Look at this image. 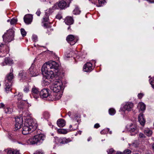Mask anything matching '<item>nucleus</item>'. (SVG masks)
Returning <instances> with one entry per match:
<instances>
[{
    "mask_svg": "<svg viewBox=\"0 0 154 154\" xmlns=\"http://www.w3.org/2000/svg\"><path fill=\"white\" fill-rule=\"evenodd\" d=\"M37 126L36 123L33 120L30 119L26 121L23 128L22 132L24 135L27 134L33 131Z\"/></svg>",
    "mask_w": 154,
    "mask_h": 154,
    "instance_id": "1",
    "label": "nucleus"
},
{
    "mask_svg": "<svg viewBox=\"0 0 154 154\" xmlns=\"http://www.w3.org/2000/svg\"><path fill=\"white\" fill-rule=\"evenodd\" d=\"M45 138V136L43 134H38L32 137L29 138L28 142L31 144L39 145L42 143Z\"/></svg>",
    "mask_w": 154,
    "mask_h": 154,
    "instance_id": "2",
    "label": "nucleus"
},
{
    "mask_svg": "<svg viewBox=\"0 0 154 154\" xmlns=\"http://www.w3.org/2000/svg\"><path fill=\"white\" fill-rule=\"evenodd\" d=\"M59 67V65L55 61H49L46 62L43 65L42 70L43 72H47V70L49 69H54L57 70Z\"/></svg>",
    "mask_w": 154,
    "mask_h": 154,
    "instance_id": "3",
    "label": "nucleus"
},
{
    "mask_svg": "<svg viewBox=\"0 0 154 154\" xmlns=\"http://www.w3.org/2000/svg\"><path fill=\"white\" fill-rule=\"evenodd\" d=\"M54 80V82L51 87V89L54 92H59L61 89L63 83L61 80L59 79Z\"/></svg>",
    "mask_w": 154,
    "mask_h": 154,
    "instance_id": "4",
    "label": "nucleus"
},
{
    "mask_svg": "<svg viewBox=\"0 0 154 154\" xmlns=\"http://www.w3.org/2000/svg\"><path fill=\"white\" fill-rule=\"evenodd\" d=\"M14 31L12 29H9L7 32L3 35L4 41L5 42H9L13 40L14 36Z\"/></svg>",
    "mask_w": 154,
    "mask_h": 154,
    "instance_id": "5",
    "label": "nucleus"
},
{
    "mask_svg": "<svg viewBox=\"0 0 154 154\" xmlns=\"http://www.w3.org/2000/svg\"><path fill=\"white\" fill-rule=\"evenodd\" d=\"M67 41L70 45H74L78 41V38L76 36H74L72 35H69L67 36L66 38Z\"/></svg>",
    "mask_w": 154,
    "mask_h": 154,
    "instance_id": "6",
    "label": "nucleus"
},
{
    "mask_svg": "<svg viewBox=\"0 0 154 154\" xmlns=\"http://www.w3.org/2000/svg\"><path fill=\"white\" fill-rule=\"evenodd\" d=\"M41 70L43 74H45V76L46 78L50 81L55 77L53 71L50 70V69L47 70V72H43L42 69Z\"/></svg>",
    "mask_w": 154,
    "mask_h": 154,
    "instance_id": "7",
    "label": "nucleus"
},
{
    "mask_svg": "<svg viewBox=\"0 0 154 154\" xmlns=\"http://www.w3.org/2000/svg\"><path fill=\"white\" fill-rule=\"evenodd\" d=\"M128 130L130 132L131 135H134L137 132V127L135 125L131 124L127 126Z\"/></svg>",
    "mask_w": 154,
    "mask_h": 154,
    "instance_id": "8",
    "label": "nucleus"
},
{
    "mask_svg": "<svg viewBox=\"0 0 154 154\" xmlns=\"http://www.w3.org/2000/svg\"><path fill=\"white\" fill-rule=\"evenodd\" d=\"M40 92L38 89L35 87L33 86L31 90V97H32L35 99H37L39 97Z\"/></svg>",
    "mask_w": 154,
    "mask_h": 154,
    "instance_id": "9",
    "label": "nucleus"
},
{
    "mask_svg": "<svg viewBox=\"0 0 154 154\" xmlns=\"http://www.w3.org/2000/svg\"><path fill=\"white\" fill-rule=\"evenodd\" d=\"M39 96L42 98H46L50 96L48 89H43L40 92Z\"/></svg>",
    "mask_w": 154,
    "mask_h": 154,
    "instance_id": "10",
    "label": "nucleus"
},
{
    "mask_svg": "<svg viewBox=\"0 0 154 154\" xmlns=\"http://www.w3.org/2000/svg\"><path fill=\"white\" fill-rule=\"evenodd\" d=\"M29 74L32 76H37L39 73L38 70L36 68L34 67L33 65H32L29 69Z\"/></svg>",
    "mask_w": 154,
    "mask_h": 154,
    "instance_id": "11",
    "label": "nucleus"
},
{
    "mask_svg": "<svg viewBox=\"0 0 154 154\" xmlns=\"http://www.w3.org/2000/svg\"><path fill=\"white\" fill-rule=\"evenodd\" d=\"M93 69L92 64L89 62H87L83 66L84 71L89 72H91Z\"/></svg>",
    "mask_w": 154,
    "mask_h": 154,
    "instance_id": "12",
    "label": "nucleus"
},
{
    "mask_svg": "<svg viewBox=\"0 0 154 154\" xmlns=\"http://www.w3.org/2000/svg\"><path fill=\"white\" fill-rule=\"evenodd\" d=\"M33 18L31 14L26 15L24 17V20L27 24H29L32 22Z\"/></svg>",
    "mask_w": 154,
    "mask_h": 154,
    "instance_id": "13",
    "label": "nucleus"
},
{
    "mask_svg": "<svg viewBox=\"0 0 154 154\" xmlns=\"http://www.w3.org/2000/svg\"><path fill=\"white\" fill-rule=\"evenodd\" d=\"M5 91L7 93H9L10 92H11L12 89L11 88L12 85V82H5Z\"/></svg>",
    "mask_w": 154,
    "mask_h": 154,
    "instance_id": "14",
    "label": "nucleus"
},
{
    "mask_svg": "<svg viewBox=\"0 0 154 154\" xmlns=\"http://www.w3.org/2000/svg\"><path fill=\"white\" fill-rule=\"evenodd\" d=\"M138 121L140 125L144 126L146 122L145 119L144 118L143 114L140 113L138 116Z\"/></svg>",
    "mask_w": 154,
    "mask_h": 154,
    "instance_id": "15",
    "label": "nucleus"
},
{
    "mask_svg": "<svg viewBox=\"0 0 154 154\" xmlns=\"http://www.w3.org/2000/svg\"><path fill=\"white\" fill-rule=\"evenodd\" d=\"M64 22L66 24L70 25L73 23L74 20L72 17L68 16L66 17Z\"/></svg>",
    "mask_w": 154,
    "mask_h": 154,
    "instance_id": "16",
    "label": "nucleus"
},
{
    "mask_svg": "<svg viewBox=\"0 0 154 154\" xmlns=\"http://www.w3.org/2000/svg\"><path fill=\"white\" fill-rule=\"evenodd\" d=\"M14 78V76L13 74L11 73H10L6 76L5 82L8 83H9L10 82H12V81Z\"/></svg>",
    "mask_w": 154,
    "mask_h": 154,
    "instance_id": "17",
    "label": "nucleus"
},
{
    "mask_svg": "<svg viewBox=\"0 0 154 154\" xmlns=\"http://www.w3.org/2000/svg\"><path fill=\"white\" fill-rule=\"evenodd\" d=\"M133 104L131 102L127 103L124 106V109L128 111H130L133 107Z\"/></svg>",
    "mask_w": 154,
    "mask_h": 154,
    "instance_id": "18",
    "label": "nucleus"
},
{
    "mask_svg": "<svg viewBox=\"0 0 154 154\" xmlns=\"http://www.w3.org/2000/svg\"><path fill=\"white\" fill-rule=\"evenodd\" d=\"M57 5L61 9H64L69 6V5H67L66 2L63 0L60 1Z\"/></svg>",
    "mask_w": 154,
    "mask_h": 154,
    "instance_id": "19",
    "label": "nucleus"
},
{
    "mask_svg": "<svg viewBox=\"0 0 154 154\" xmlns=\"http://www.w3.org/2000/svg\"><path fill=\"white\" fill-rule=\"evenodd\" d=\"M98 4H97V2L94 0H91V2L92 4L96 5L98 7H100L102 5V4H104L105 2V0H98Z\"/></svg>",
    "mask_w": 154,
    "mask_h": 154,
    "instance_id": "20",
    "label": "nucleus"
},
{
    "mask_svg": "<svg viewBox=\"0 0 154 154\" xmlns=\"http://www.w3.org/2000/svg\"><path fill=\"white\" fill-rule=\"evenodd\" d=\"M65 121L62 119H58L57 122V125L60 127H63L65 125Z\"/></svg>",
    "mask_w": 154,
    "mask_h": 154,
    "instance_id": "21",
    "label": "nucleus"
},
{
    "mask_svg": "<svg viewBox=\"0 0 154 154\" xmlns=\"http://www.w3.org/2000/svg\"><path fill=\"white\" fill-rule=\"evenodd\" d=\"M145 134L147 136H150L152 134V131L149 128H146L144 130Z\"/></svg>",
    "mask_w": 154,
    "mask_h": 154,
    "instance_id": "22",
    "label": "nucleus"
},
{
    "mask_svg": "<svg viewBox=\"0 0 154 154\" xmlns=\"http://www.w3.org/2000/svg\"><path fill=\"white\" fill-rule=\"evenodd\" d=\"M4 62L6 65H10L13 63V61L11 60L9 57H7L5 59Z\"/></svg>",
    "mask_w": 154,
    "mask_h": 154,
    "instance_id": "23",
    "label": "nucleus"
},
{
    "mask_svg": "<svg viewBox=\"0 0 154 154\" xmlns=\"http://www.w3.org/2000/svg\"><path fill=\"white\" fill-rule=\"evenodd\" d=\"M138 106L140 110L144 111L145 110L146 105L143 103L142 102L139 103L138 104Z\"/></svg>",
    "mask_w": 154,
    "mask_h": 154,
    "instance_id": "24",
    "label": "nucleus"
},
{
    "mask_svg": "<svg viewBox=\"0 0 154 154\" xmlns=\"http://www.w3.org/2000/svg\"><path fill=\"white\" fill-rule=\"evenodd\" d=\"M57 131L58 133L60 134H66L69 132V130L64 129H59L57 130Z\"/></svg>",
    "mask_w": 154,
    "mask_h": 154,
    "instance_id": "25",
    "label": "nucleus"
},
{
    "mask_svg": "<svg viewBox=\"0 0 154 154\" xmlns=\"http://www.w3.org/2000/svg\"><path fill=\"white\" fill-rule=\"evenodd\" d=\"M81 11L77 6H75V8L73 11V14H79L80 13Z\"/></svg>",
    "mask_w": 154,
    "mask_h": 154,
    "instance_id": "26",
    "label": "nucleus"
},
{
    "mask_svg": "<svg viewBox=\"0 0 154 154\" xmlns=\"http://www.w3.org/2000/svg\"><path fill=\"white\" fill-rule=\"evenodd\" d=\"M15 122L18 123L19 124H22L23 119L22 118L20 117H16L15 118Z\"/></svg>",
    "mask_w": 154,
    "mask_h": 154,
    "instance_id": "27",
    "label": "nucleus"
},
{
    "mask_svg": "<svg viewBox=\"0 0 154 154\" xmlns=\"http://www.w3.org/2000/svg\"><path fill=\"white\" fill-rule=\"evenodd\" d=\"M24 101L21 100L20 102L18 103L17 104L18 107L20 109H23L24 106Z\"/></svg>",
    "mask_w": 154,
    "mask_h": 154,
    "instance_id": "28",
    "label": "nucleus"
},
{
    "mask_svg": "<svg viewBox=\"0 0 154 154\" xmlns=\"http://www.w3.org/2000/svg\"><path fill=\"white\" fill-rule=\"evenodd\" d=\"M63 144L67 143L72 141V140L69 138H66V137H63Z\"/></svg>",
    "mask_w": 154,
    "mask_h": 154,
    "instance_id": "29",
    "label": "nucleus"
},
{
    "mask_svg": "<svg viewBox=\"0 0 154 154\" xmlns=\"http://www.w3.org/2000/svg\"><path fill=\"white\" fill-rule=\"evenodd\" d=\"M4 111L6 113L11 114L12 112V110L9 107H7L5 108Z\"/></svg>",
    "mask_w": 154,
    "mask_h": 154,
    "instance_id": "30",
    "label": "nucleus"
},
{
    "mask_svg": "<svg viewBox=\"0 0 154 154\" xmlns=\"http://www.w3.org/2000/svg\"><path fill=\"white\" fill-rule=\"evenodd\" d=\"M109 112L110 115L113 116L115 114L116 111L114 109L111 108L109 109Z\"/></svg>",
    "mask_w": 154,
    "mask_h": 154,
    "instance_id": "31",
    "label": "nucleus"
},
{
    "mask_svg": "<svg viewBox=\"0 0 154 154\" xmlns=\"http://www.w3.org/2000/svg\"><path fill=\"white\" fill-rule=\"evenodd\" d=\"M14 149H11L10 148L6 149L5 151L8 154H13Z\"/></svg>",
    "mask_w": 154,
    "mask_h": 154,
    "instance_id": "32",
    "label": "nucleus"
},
{
    "mask_svg": "<svg viewBox=\"0 0 154 154\" xmlns=\"http://www.w3.org/2000/svg\"><path fill=\"white\" fill-rule=\"evenodd\" d=\"M43 116L44 118L48 119L50 117V115L48 112H45L43 114Z\"/></svg>",
    "mask_w": 154,
    "mask_h": 154,
    "instance_id": "33",
    "label": "nucleus"
},
{
    "mask_svg": "<svg viewBox=\"0 0 154 154\" xmlns=\"http://www.w3.org/2000/svg\"><path fill=\"white\" fill-rule=\"evenodd\" d=\"M14 97L17 98V100L19 101L22 99L23 95L20 93H18V94L14 95Z\"/></svg>",
    "mask_w": 154,
    "mask_h": 154,
    "instance_id": "34",
    "label": "nucleus"
},
{
    "mask_svg": "<svg viewBox=\"0 0 154 154\" xmlns=\"http://www.w3.org/2000/svg\"><path fill=\"white\" fill-rule=\"evenodd\" d=\"M54 96H55V99L56 100L59 99L61 97L62 95L60 93L56 94Z\"/></svg>",
    "mask_w": 154,
    "mask_h": 154,
    "instance_id": "35",
    "label": "nucleus"
},
{
    "mask_svg": "<svg viewBox=\"0 0 154 154\" xmlns=\"http://www.w3.org/2000/svg\"><path fill=\"white\" fill-rule=\"evenodd\" d=\"M26 73H25V72H23L22 71L21 73L19 74V76L21 77V78L22 79H24L25 77H26Z\"/></svg>",
    "mask_w": 154,
    "mask_h": 154,
    "instance_id": "36",
    "label": "nucleus"
},
{
    "mask_svg": "<svg viewBox=\"0 0 154 154\" xmlns=\"http://www.w3.org/2000/svg\"><path fill=\"white\" fill-rule=\"evenodd\" d=\"M17 22V20L16 18H14L12 19L10 21V24L11 25L15 24Z\"/></svg>",
    "mask_w": 154,
    "mask_h": 154,
    "instance_id": "37",
    "label": "nucleus"
},
{
    "mask_svg": "<svg viewBox=\"0 0 154 154\" xmlns=\"http://www.w3.org/2000/svg\"><path fill=\"white\" fill-rule=\"evenodd\" d=\"M43 26L44 27H45V28H48V31L50 30H53V29H51V27L50 25H49L47 23H44L43 25Z\"/></svg>",
    "mask_w": 154,
    "mask_h": 154,
    "instance_id": "38",
    "label": "nucleus"
},
{
    "mask_svg": "<svg viewBox=\"0 0 154 154\" xmlns=\"http://www.w3.org/2000/svg\"><path fill=\"white\" fill-rule=\"evenodd\" d=\"M22 125V124H19L18 123H16V122H15V128H17V129L20 128Z\"/></svg>",
    "mask_w": 154,
    "mask_h": 154,
    "instance_id": "39",
    "label": "nucleus"
},
{
    "mask_svg": "<svg viewBox=\"0 0 154 154\" xmlns=\"http://www.w3.org/2000/svg\"><path fill=\"white\" fill-rule=\"evenodd\" d=\"M20 31L21 35L23 36L24 37L26 35V32L23 29H21Z\"/></svg>",
    "mask_w": 154,
    "mask_h": 154,
    "instance_id": "40",
    "label": "nucleus"
},
{
    "mask_svg": "<svg viewBox=\"0 0 154 154\" xmlns=\"http://www.w3.org/2000/svg\"><path fill=\"white\" fill-rule=\"evenodd\" d=\"M130 145H131L132 146L136 148L138 146V144L136 141H135L131 144L130 146Z\"/></svg>",
    "mask_w": 154,
    "mask_h": 154,
    "instance_id": "41",
    "label": "nucleus"
},
{
    "mask_svg": "<svg viewBox=\"0 0 154 154\" xmlns=\"http://www.w3.org/2000/svg\"><path fill=\"white\" fill-rule=\"evenodd\" d=\"M62 17V16L60 13H58L56 16V18L59 20L61 19Z\"/></svg>",
    "mask_w": 154,
    "mask_h": 154,
    "instance_id": "42",
    "label": "nucleus"
},
{
    "mask_svg": "<svg viewBox=\"0 0 154 154\" xmlns=\"http://www.w3.org/2000/svg\"><path fill=\"white\" fill-rule=\"evenodd\" d=\"M63 137L62 138H58L57 137V139H56V140H57L59 143L63 144Z\"/></svg>",
    "mask_w": 154,
    "mask_h": 154,
    "instance_id": "43",
    "label": "nucleus"
},
{
    "mask_svg": "<svg viewBox=\"0 0 154 154\" xmlns=\"http://www.w3.org/2000/svg\"><path fill=\"white\" fill-rule=\"evenodd\" d=\"M38 37L37 36L35 35H33L32 36V39L33 40L34 42L37 41Z\"/></svg>",
    "mask_w": 154,
    "mask_h": 154,
    "instance_id": "44",
    "label": "nucleus"
},
{
    "mask_svg": "<svg viewBox=\"0 0 154 154\" xmlns=\"http://www.w3.org/2000/svg\"><path fill=\"white\" fill-rule=\"evenodd\" d=\"M131 152V151L128 149H127L124 151L123 154H129Z\"/></svg>",
    "mask_w": 154,
    "mask_h": 154,
    "instance_id": "45",
    "label": "nucleus"
},
{
    "mask_svg": "<svg viewBox=\"0 0 154 154\" xmlns=\"http://www.w3.org/2000/svg\"><path fill=\"white\" fill-rule=\"evenodd\" d=\"M114 152V150L112 148L110 149L109 151H107L108 154H113Z\"/></svg>",
    "mask_w": 154,
    "mask_h": 154,
    "instance_id": "46",
    "label": "nucleus"
},
{
    "mask_svg": "<svg viewBox=\"0 0 154 154\" xmlns=\"http://www.w3.org/2000/svg\"><path fill=\"white\" fill-rule=\"evenodd\" d=\"M23 91L25 93H27L29 91V87L28 86H25L23 89Z\"/></svg>",
    "mask_w": 154,
    "mask_h": 154,
    "instance_id": "47",
    "label": "nucleus"
},
{
    "mask_svg": "<svg viewBox=\"0 0 154 154\" xmlns=\"http://www.w3.org/2000/svg\"><path fill=\"white\" fill-rule=\"evenodd\" d=\"M13 154H20L19 150L17 149H14Z\"/></svg>",
    "mask_w": 154,
    "mask_h": 154,
    "instance_id": "48",
    "label": "nucleus"
},
{
    "mask_svg": "<svg viewBox=\"0 0 154 154\" xmlns=\"http://www.w3.org/2000/svg\"><path fill=\"white\" fill-rule=\"evenodd\" d=\"M145 137V135L143 133H141L139 134V137L140 138H143Z\"/></svg>",
    "mask_w": 154,
    "mask_h": 154,
    "instance_id": "49",
    "label": "nucleus"
},
{
    "mask_svg": "<svg viewBox=\"0 0 154 154\" xmlns=\"http://www.w3.org/2000/svg\"><path fill=\"white\" fill-rule=\"evenodd\" d=\"M144 94L143 93H139L138 94L137 96L139 98L141 99L143 96Z\"/></svg>",
    "mask_w": 154,
    "mask_h": 154,
    "instance_id": "50",
    "label": "nucleus"
},
{
    "mask_svg": "<svg viewBox=\"0 0 154 154\" xmlns=\"http://www.w3.org/2000/svg\"><path fill=\"white\" fill-rule=\"evenodd\" d=\"M43 20L44 21H45V22L48 21V17L46 16L45 17H44L43 18Z\"/></svg>",
    "mask_w": 154,
    "mask_h": 154,
    "instance_id": "51",
    "label": "nucleus"
},
{
    "mask_svg": "<svg viewBox=\"0 0 154 154\" xmlns=\"http://www.w3.org/2000/svg\"><path fill=\"white\" fill-rule=\"evenodd\" d=\"M100 126L99 124L96 123L94 125V127L95 128H97L100 127Z\"/></svg>",
    "mask_w": 154,
    "mask_h": 154,
    "instance_id": "52",
    "label": "nucleus"
},
{
    "mask_svg": "<svg viewBox=\"0 0 154 154\" xmlns=\"http://www.w3.org/2000/svg\"><path fill=\"white\" fill-rule=\"evenodd\" d=\"M5 105L3 103H0V108H3L5 109Z\"/></svg>",
    "mask_w": 154,
    "mask_h": 154,
    "instance_id": "53",
    "label": "nucleus"
},
{
    "mask_svg": "<svg viewBox=\"0 0 154 154\" xmlns=\"http://www.w3.org/2000/svg\"><path fill=\"white\" fill-rule=\"evenodd\" d=\"M150 83L153 88H154V79L151 81Z\"/></svg>",
    "mask_w": 154,
    "mask_h": 154,
    "instance_id": "54",
    "label": "nucleus"
},
{
    "mask_svg": "<svg viewBox=\"0 0 154 154\" xmlns=\"http://www.w3.org/2000/svg\"><path fill=\"white\" fill-rule=\"evenodd\" d=\"M41 12L39 10H38L36 13V14L38 16H39L41 14Z\"/></svg>",
    "mask_w": 154,
    "mask_h": 154,
    "instance_id": "55",
    "label": "nucleus"
},
{
    "mask_svg": "<svg viewBox=\"0 0 154 154\" xmlns=\"http://www.w3.org/2000/svg\"><path fill=\"white\" fill-rule=\"evenodd\" d=\"M57 8V5L56 4H54V5L52 7V9L53 10Z\"/></svg>",
    "mask_w": 154,
    "mask_h": 154,
    "instance_id": "56",
    "label": "nucleus"
},
{
    "mask_svg": "<svg viewBox=\"0 0 154 154\" xmlns=\"http://www.w3.org/2000/svg\"><path fill=\"white\" fill-rule=\"evenodd\" d=\"M34 154H43L42 152H40V151H36L35 153H34Z\"/></svg>",
    "mask_w": 154,
    "mask_h": 154,
    "instance_id": "57",
    "label": "nucleus"
},
{
    "mask_svg": "<svg viewBox=\"0 0 154 154\" xmlns=\"http://www.w3.org/2000/svg\"><path fill=\"white\" fill-rule=\"evenodd\" d=\"M151 3H154V0H147Z\"/></svg>",
    "mask_w": 154,
    "mask_h": 154,
    "instance_id": "58",
    "label": "nucleus"
},
{
    "mask_svg": "<svg viewBox=\"0 0 154 154\" xmlns=\"http://www.w3.org/2000/svg\"><path fill=\"white\" fill-rule=\"evenodd\" d=\"M116 154H123V153L122 152H117Z\"/></svg>",
    "mask_w": 154,
    "mask_h": 154,
    "instance_id": "59",
    "label": "nucleus"
},
{
    "mask_svg": "<svg viewBox=\"0 0 154 154\" xmlns=\"http://www.w3.org/2000/svg\"><path fill=\"white\" fill-rule=\"evenodd\" d=\"M92 139V138L91 137H89L88 138L87 140L88 141H89L91 140Z\"/></svg>",
    "mask_w": 154,
    "mask_h": 154,
    "instance_id": "60",
    "label": "nucleus"
},
{
    "mask_svg": "<svg viewBox=\"0 0 154 154\" xmlns=\"http://www.w3.org/2000/svg\"><path fill=\"white\" fill-rule=\"evenodd\" d=\"M4 45L3 44L1 43V44H0V49H1V48Z\"/></svg>",
    "mask_w": 154,
    "mask_h": 154,
    "instance_id": "61",
    "label": "nucleus"
},
{
    "mask_svg": "<svg viewBox=\"0 0 154 154\" xmlns=\"http://www.w3.org/2000/svg\"><path fill=\"white\" fill-rule=\"evenodd\" d=\"M13 71V69L12 68H11L10 69V73H12Z\"/></svg>",
    "mask_w": 154,
    "mask_h": 154,
    "instance_id": "62",
    "label": "nucleus"
},
{
    "mask_svg": "<svg viewBox=\"0 0 154 154\" xmlns=\"http://www.w3.org/2000/svg\"><path fill=\"white\" fill-rule=\"evenodd\" d=\"M68 115H69V116H70L71 114V112H69L68 113Z\"/></svg>",
    "mask_w": 154,
    "mask_h": 154,
    "instance_id": "63",
    "label": "nucleus"
},
{
    "mask_svg": "<svg viewBox=\"0 0 154 154\" xmlns=\"http://www.w3.org/2000/svg\"><path fill=\"white\" fill-rule=\"evenodd\" d=\"M152 149L154 150V143L152 145Z\"/></svg>",
    "mask_w": 154,
    "mask_h": 154,
    "instance_id": "64",
    "label": "nucleus"
}]
</instances>
